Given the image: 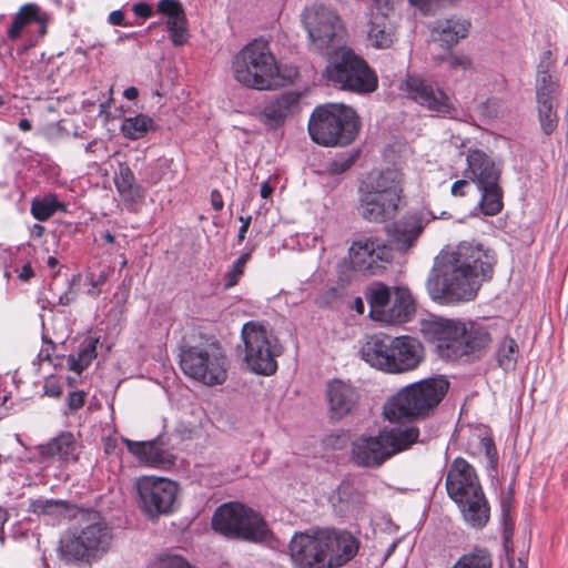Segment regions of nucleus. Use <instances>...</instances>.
<instances>
[{
  "instance_id": "5",
  "label": "nucleus",
  "mask_w": 568,
  "mask_h": 568,
  "mask_svg": "<svg viewBox=\"0 0 568 568\" xmlns=\"http://www.w3.org/2000/svg\"><path fill=\"white\" fill-rule=\"evenodd\" d=\"M112 537L106 521L97 511H91L78 527L69 529L62 536L60 552L69 561H90L108 552Z\"/></svg>"
},
{
  "instance_id": "30",
  "label": "nucleus",
  "mask_w": 568,
  "mask_h": 568,
  "mask_svg": "<svg viewBox=\"0 0 568 568\" xmlns=\"http://www.w3.org/2000/svg\"><path fill=\"white\" fill-rule=\"evenodd\" d=\"M455 503L467 525L476 529L486 526L490 517V508L483 489Z\"/></svg>"
},
{
  "instance_id": "12",
  "label": "nucleus",
  "mask_w": 568,
  "mask_h": 568,
  "mask_svg": "<svg viewBox=\"0 0 568 568\" xmlns=\"http://www.w3.org/2000/svg\"><path fill=\"white\" fill-rule=\"evenodd\" d=\"M212 527L226 537L247 541H264L270 530L264 519L252 509L239 503L220 506L212 518Z\"/></svg>"
},
{
  "instance_id": "57",
  "label": "nucleus",
  "mask_w": 568,
  "mask_h": 568,
  "mask_svg": "<svg viewBox=\"0 0 568 568\" xmlns=\"http://www.w3.org/2000/svg\"><path fill=\"white\" fill-rule=\"evenodd\" d=\"M8 518H9V515H8L7 510L4 508L0 507V541L2 544L4 542L3 527H4V524L8 521Z\"/></svg>"
},
{
  "instance_id": "46",
  "label": "nucleus",
  "mask_w": 568,
  "mask_h": 568,
  "mask_svg": "<svg viewBox=\"0 0 568 568\" xmlns=\"http://www.w3.org/2000/svg\"><path fill=\"white\" fill-rule=\"evenodd\" d=\"M443 60L447 62L448 68L453 71H467L471 68V61L466 55H457L449 53Z\"/></svg>"
},
{
  "instance_id": "15",
  "label": "nucleus",
  "mask_w": 568,
  "mask_h": 568,
  "mask_svg": "<svg viewBox=\"0 0 568 568\" xmlns=\"http://www.w3.org/2000/svg\"><path fill=\"white\" fill-rule=\"evenodd\" d=\"M400 89L410 100L436 115L448 119L458 118L459 112L457 108L436 82L420 75L408 74L403 81Z\"/></svg>"
},
{
  "instance_id": "43",
  "label": "nucleus",
  "mask_w": 568,
  "mask_h": 568,
  "mask_svg": "<svg viewBox=\"0 0 568 568\" xmlns=\"http://www.w3.org/2000/svg\"><path fill=\"white\" fill-rule=\"evenodd\" d=\"M251 258L250 253H243L233 264L231 270L225 275V287H232L237 284L239 280L244 273V267Z\"/></svg>"
},
{
  "instance_id": "10",
  "label": "nucleus",
  "mask_w": 568,
  "mask_h": 568,
  "mask_svg": "<svg viewBox=\"0 0 568 568\" xmlns=\"http://www.w3.org/2000/svg\"><path fill=\"white\" fill-rule=\"evenodd\" d=\"M464 176L474 182L480 192V211L494 216L503 210V190L499 184L501 165L481 150H469Z\"/></svg>"
},
{
  "instance_id": "4",
  "label": "nucleus",
  "mask_w": 568,
  "mask_h": 568,
  "mask_svg": "<svg viewBox=\"0 0 568 568\" xmlns=\"http://www.w3.org/2000/svg\"><path fill=\"white\" fill-rule=\"evenodd\" d=\"M234 79L255 90H274L283 84L275 55L265 40L255 39L244 45L232 60Z\"/></svg>"
},
{
  "instance_id": "63",
  "label": "nucleus",
  "mask_w": 568,
  "mask_h": 568,
  "mask_svg": "<svg viewBox=\"0 0 568 568\" xmlns=\"http://www.w3.org/2000/svg\"><path fill=\"white\" fill-rule=\"evenodd\" d=\"M19 129L22 131H29L31 130V122L28 119H21L19 121Z\"/></svg>"
},
{
  "instance_id": "20",
  "label": "nucleus",
  "mask_w": 568,
  "mask_h": 568,
  "mask_svg": "<svg viewBox=\"0 0 568 568\" xmlns=\"http://www.w3.org/2000/svg\"><path fill=\"white\" fill-rule=\"evenodd\" d=\"M478 476L474 467L465 459L458 457L452 463L446 476V490L454 500L470 496V494L481 490Z\"/></svg>"
},
{
  "instance_id": "62",
  "label": "nucleus",
  "mask_w": 568,
  "mask_h": 568,
  "mask_svg": "<svg viewBox=\"0 0 568 568\" xmlns=\"http://www.w3.org/2000/svg\"><path fill=\"white\" fill-rule=\"evenodd\" d=\"M73 301V294L72 293H65L59 297V304L61 305H68Z\"/></svg>"
},
{
  "instance_id": "1",
  "label": "nucleus",
  "mask_w": 568,
  "mask_h": 568,
  "mask_svg": "<svg viewBox=\"0 0 568 568\" xmlns=\"http://www.w3.org/2000/svg\"><path fill=\"white\" fill-rule=\"evenodd\" d=\"M494 263V254L479 243L460 242L436 257L427 291L439 304L470 301L477 295L481 282L491 277Z\"/></svg>"
},
{
  "instance_id": "19",
  "label": "nucleus",
  "mask_w": 568,
  "mask_h": 568,
  "mask_svg": "<svg viewBox=\"0 0 568 568\" xmlns=\"http://www.w3.org/2000/svg\"><path fill=\"white\" fill-rule=\"evenodd\" d=\"M559 94V84L547 70H539L536 80L537 110L541 130L551 134L558 125L556 101Z\"/></svg>"
},
{
  "instance_id": "61",
  "label": "nucleus",
  "mask_w": 568,
  "mask_h": 568,
  "mask_svg": "<svg viewBox=\"0 0 568 568\" xmlns=\"http://www.w3.org/2000/svg\"><path fill=\"white\" fill-rule=\"evenodd\" d=\"M354 308L356 310L357 313L359 314H363L364 311H365V305H364V301L362 300V297H356L355 301H354Z\"/></svg>"
},
{
  "instance_id": "9",
  "label": "nucleus",
  "mask_w": 568,
  "mask_h": 568,
  "mask_svg": "<svg viewBox=\"0 0 568 568\" xmlns=\"http://www.w3.org/2000/svg\"><path fill=\"white\" fill-rule=\"evenodd\" d=\"M179 363L184 375L206 386L222 385L227 379L229 361L214 338L184 346Z\"/></svg>"
},
{
  "instance_id": "53",
  "label": "nucleus",
  "mask_w": 568,
  "mask_h": 568,
  "mask_svg": "<svg viewBox=\"0 0 568 568\" xmlns=\"http://www.w3.org/2000/svg\"><path fill=\"white\" fill-rule=\"evenodd\" d=\"M413 6L419 8L424 13H429L435 7L434 0H408Z\"/></svg>"
},
{
  "instance_id": "55",
  "label": "nucleus",
  "mask_w": 568,
  "mask_h": 568,
  "mask_svg": "<svg viewBox=\"0 0 568 568\" xmlns=\"http://www.w3.org/2000/svg\"><path fill=\"white\" fill-rule=\"evenodd\" d=\"M211 204L215 211H221L224 206L222 194L217 190L211 192Z\"/></svg>"
},
{
  "instance_id": "31",
  "label": "nucleus",
  "mask_w": 568,
  "mask_h": 568,
  "mask_svg": "<svg viewBox=\"0 0 568 568\" xmlns=\"http://www.w3.org/2000/svg\"><path fill=\"white\" fill-rule=\"evenodd\" d=\"M367 37L376 49L389 48L395 41V27L387 17V12L371 9Z\"/></svg>"
},
{
  "instance_id": "3",
  "label": "nucleus",
  "mask_w": 568,
  "mask_h": 568,
  "mask_svg": "<svg viewBox=\"0 0 568 568\" xmlns=\"http://www.w3.org/2000/svg\"><path fill=\"white\" fill-rule=\"evenodd\" d=\"M449 383L432 377L409 384L390 396L384 404V418L390 423L428 417L448 392Z\"/></svg>"
},
{
  "instance_id": "34",
  "label": "nucleus",
  "mask_w": 568,
  "mask_h": 568,
  "mask_svg": "<svg viewBox=\"0 0 568 568\" xmlns=\"http://www.w3.org/2000/svg\"><path fill=\"white\" fill-rule=\"evenodd\" d=\"M366 301L369 305L372 320L383 322L387 307L392 302L390 288L383 283H374L366 291Z\"/></svg>"
},
{
  "instance_id": "60",
  "label": "nucleus",
  "mask_w": 568,
  "mask_h": 568,
  "mask_svg": "<svg viewBox=\"0 0 568 568\" xmlns=\"http://www.w3.org/2000/svg\"><path fill=\"white\" fill-rule=\"evenodd\" d=\"M139 94V91L135 87H129L124 90L123 95L128 100H134Z\"/></svg>"
},
{
  "instance_id": "32",
  "label": "nucleus",
  "mask_w": 568,
  "mask_h": 568,
  "mask_svg": "<svg viewBox=\"0 0 568 568\" xmlns=\"http://www.w3.org/2000/svg\"><path fill=\"white\" fill-rule=\"evenodd\" d=\"M415 312L413 297L407 288L396 287L382 323L399 324L409 321Z\"/></svg>"
},
{
  "instance_id": "39",
  "label": "nucleus",
  "mask_w": 568,
  "mask_h": 568,
  "mask_svg": "<svg viewBox=\"0 0 568 568\" xmlns=\"http://www.w3.org/2000/svg\"><path fill=\"white\" fill-rule=\"evenodd\" d=\"M153 128V120L144 114L125 118L121 124L122 134L130 140L143 138Z\"/></svg>"
},
{
  "instance_id": "37",
  "label": "nucleus",
  "mask_w": 568,
  "mask_h": 568,
  "mask_svg": "<svg viewBox=\"0 0 568 568\" xmlns=\"http://www.w3.org/2000/svg\"><path fill=\"white\" fill-rule=\"evenodd\" d=\"M39 7L34 3H27L20 8L16 13L13 21L8 29V37L11 40H16L21 36V32L26 26L33 21H39Z\"/></svg>"
},
{
  "instance_id": "6",
  "label": "nucleus",
  "mask_w": 568,
  "mask_h": 568,
  "mask_svg": "<svg viewBox=\"0 0 568 568\" xmlns=\"http://www.w3.org/2000/svg\"><path fill=\"white\" fill-rule=\"evenodd\" d=\"M415 426H397L379 430L376 436H359L352 443V459L362 467L376 468L418 440Z\"/></svg>"
},
{
  "instance_id": "25",
  "label": "nucleus",
  "mask_w": 568,
  "mask_h": 568,
  "mask_svg": "<svg viewBox=\"0 0 568 568\" xmlns=\"http://www.w3.org/2000/svg\"><path fill=\"white\" fill-rule=\"evenodd\" d=\"M158 12L163 16V23L166 27L169 39L175 47L185 44L190 38L187 19L184 9L179 0H160L156 6Z\"/></svg>"
},
{
  "instance_id": "7",
  "label": "nucleus",
  "mask_w": 568,
  "mask_h": 568,
  "mask_svg": "<svg viewBox=\"0 0 568 568\" xmlns=\"http://www.w3.org/2000/svg\"><path fill=\"white\" fill-rule=\"evenodd\" d=\"M359 130L355 110L343 103H327L315 108L308 121L311 139L324 146L347 145Z\"/></svg>"
},
{
  "instance_id": "24",
  "label": "nucleus",
  "mask_w": 568,
  "mask_h": 568,
  "mask_svg": "<svg viewBox=\"0 0 568 568\" xmlns=\"http://www.w3.org/2000/svg\"><path fill=\"white\" fill-rule=\"evenodd\" d=\"M329 568L341 567L351 561L359 549L358 540L348 531L324 529Z\"/></svg>"
},
{
  "instance_id": "48",
  "label": "nucleus",
  "mask_w": 568,
  "mask_h": 568,
  "mask_svg": "<svg viewBox=\"0 0 568 568\" xmlns=\"http://www.w3.org/2000/svg\"><path fill=\"white\" fill-rule=\"evenodd\" d=\"M85 394L83 392H72L68 396V406L71 410H78L84 405Z\"/></svg>"
},
{
  "instance_id": "36",
  "label": "nucleus",
  "mask_w": 568,
  "mask_h": 568,
  "mask_svg": "<svg viewBox=\"0 0 568 568\" xmlns=\"http://www.w3.org/2000/svg\"><path fill=\"white\" fill-rule=\"evenodd\" d=\"M32 216L41 222L49 220L55 212L67 211V205L58 200L55 194H47L43 197L34 199L31 203Z\"/></svg>"
},
{
  "instance_id": "2",
  "label": "nucleus",
  "mask_w": 568,
  "mask_h": 568,
  "mask_svg": "<svg viewBox=\"0 0 568 568\" xmlns=\"http://www.w3.org/2000/svg\"><path fill=\"white\" fill-rule=\"evenodd\" d=\"M423 335L442 358H479L491 342L488 329L476 322L439 318L423 325Z\"/></svg>"
},
{
  "instance_id": "13",
  "label": "nucleus",
  "mask_w": 568,
  "mask_h": 568,
  "mask_svg": "<svg viewBox=\"0 0 568 568\" xmlns=\"http://www.w3.org/2000/svg\"><path fill=\"white\" fill-rule=\"evenodd\" d=\"M242 339L245 347V362L250 369L261 375H272L276 372V357L281 347L276 338L257 322L250 321L242 327Z\"/></svg>"
},
{
  "instance_id": "8",
  "label": "nucleus",
  "mask_w": 568,
  "mask_h": 568,
  "mask_svg": "<svg viewBox=\"0 0 568 568\" xmlns=\"http://www.w3.org/2000/svg\"><path fill=\"white\" fill-rule=\"evenodd\" d=\"M402 191V174L396 170H386L371 178L359 189V215L368 222L392 219L398 210Z\"/></svg>"
},
{
  "instance_id": "50",
  "label": "nucleus",
  "mask_w": 568,
  "mask_h": 568,
  "mask_svg": "<svg viewBox=\"0 0 568 568\" xmlns=\"http://www.w3.org/2000/svg\"><path fill=\"white\" fill-rule=\"evenodd\" d=\"M43 392H44V395H47L49 397L58 398L62 394V388L58 383H55L53 381H47L43 386Z\"/></svg>"
},
{
  "instance_id": "35",
  "label": "nucleus",
  "mask_w": 568,
  "mask_h": 568,
  "mask_svg": "<svg viewBox=\"0 0 568 568\" xmlns=\"http://www.w3.org/2000/svg\"><path fill=\"white\" fill-rule=\"evenodd\" d=\"M99 338H88L80 347L77 354L68 356V366L70 371L77 374L82 373L97 357V345Z\"/></svg>"
},
{
  "instance_id": "38",
  "label": "nucleus",
  "mask_w": 568,
  "mask_h": 568,
  "mask_svg": "<svg viewBox=\"0 0 568 568\" xmlns=\"http://www.w3.org/2000/svg\"><path fill=\"white\" fill-rule=\"evenodd\" d=\"M114 183L118 192L124 200L133 201L139 196V186L132 170L126 164H120L114 176Z\"/></svg>"
},
{
  "instance_id": "44",
  "label": "nucleus",
  "mask_w": 568,
  "mask_h": 568,
  "mask_svg": "<svg viewBox=\"0 0 568 568\" xmlns=\"http://www.w3.org/2000/svg\"><path fill=\"white\" fill-rule=\"evenodd\" d=\"M355 154H339L327 164V171L332 174H342L355 163Z\"/></svg>"
},
{
  "instance_id": "64",
  "label": "nucleus",
  "mask_w": 568,
  "mask_h": 568,
  "mask_svg": "<svg viewBox=\"0 0 568 568\" xmlns=\"http://www.w3.org/2000/svg\"><path fill=\"white\" fill-rule=\"evenodd\" d=\"M247 230H248V227H246L245 225H241L240 226L239 233H237V241L239 242H242V241L245 240Z\"/></svg>"
},
{
  "instance_id": "17",
  "label": "nucleus",
  "mask_w": 568,
  "mask_h": 568,
  "mask_svg": "<svg viewBox=\"0 0 568 568\" xmlns=\"http://www.w3.org/2000/svg\"><path fill=\"white\" fill-rule=\"evenodd\" d=\"M324 529L296 532L290 544V556L297 568H329Z\"/></svg>"
},
{
  "instance_id": "27",
  "label": "nucleus",
  "mask_w": 568,
  "mask_h": 568,
  "mask_svg": "<svg viewBox=\"0 0 568 568\" xmlns=\"http://www.w3.org/2000/svg\"><path fill=\"white\" fill-rule=\"evenodd\" d=\"M300 99L301 94L296 91L280 94L263 108L261 121L270 129L282 125L297 110Z\"/></svg>"
},
{
  "instance_id": "45",
  "label": "nucleus",
  "mask_w": 568,
  "mask_h": 568,
  "mask_svg": "<svg viewBox=\"0 0 568 568\" xmlns=\"http://www.w3.org/2000/svg\"><path fill=\"white\" fill-rule=\"evenodd\" d=\"M152 568H193L184 558L178 555H164L159 557Z\"/></svg>"
},
{
  "instance_id": "18",
  "label": "nucleus",
  "mask_w": 568,
  "mask_h": 568,
  "mask_svg": "<svg viewBox=\"0 0 568 568\" xmlns=\"http://www.w3.org/2000/svg\"><path fill=\"white\" fill-rule=\"evenodd\" d=\"M348 258L354 271L365 275H376L384 268V263L390 261L392 253L383 240L363 237L352 243Z\"/></svg>"
},
{
  "instance_id": "58",
  "label": "nucleus",
  "mask_w": 568,
  "mask_h": 568,
  "mask_svg": "<svg viewBox=\"0 0 568 568\" xmlns=\"http://www.w3.org/2000/svg\"><path fill=\"white\" fill-rule=\"evenodd\" d=\"M33 276V270L30 264H24L19 272V278L21 281H28Z\"/></svg>"
},
{
  "instance_id": "28",
  "label": "nucleus",
  "mask_w": 568,
  "mask_h": 568,
  "mask_svg": "<svg viewBox=\"0 0 568 568\" xmlns=\"http://www.w3.org/2000/svg\"><path fill=\"white\" fill-rule=\"evenodd\" d=\"M37 449L44 460L57 458L61 463H70L79 458V445L70 432H61L47 444L39 445Z\"/></svg>"
},
{
  "instance_id": "26",
  "label": "nucleus",
  "mask_w": 568,
  "mask_h": 568,
  "mask_svg": "<svg viewBox=\"0 0 568 568\" xmlns=\"http://www.w3.org/2000/svg\"><path fill=\"white\" fill-rule=\"evenodd\" d=\"M362 358L372 367L389 373L392 356V336L375 333L368 336L361 348Z\"/></svg>"
},
{
  "instance_id": "16",
  "label": "nucleus",
  "mask_w": 568,
  "mask_h": 568,
  "mask_svg": "<svg viewBox=\"0 0 568 568\" xmlns=\"http://www.w3.org/2000/svg\"><path fill=\"white\" fill-rule=\"evenodd\" d=\"M302 22L312 45L317 51H323L334 45L335 40L341 38L343 32L337 13L322 4L306 7L302 13Z\"/></svg>"
},
{
  "instance_id": "54",
  "label": "nucleus",
  "mask_w": 568,
  "mask_h": 568,
  "mask_svg": "<svg viewBox=\"0 0 568 568\" xmlns=\"http://www.w3.org/2000/svg\"><path fill=\"white\" fill-rule=\"evenodd\" d=\"M54 346L51 342H49L48 344L43 345L38 354V361L40 363L42 362H51V352L53 351Z\"/></svg>"
},
{
  "instance_id": "49",
  "label": "nucleus",
  "mask_w": 568,
  "mask_h": 568,
  "mask_svg": "<svg viewBox=\"0 0 568 568\" xmlns=\"http://www.w3.org/2000/svg\"><path fill=\"white\" fill-rule=\"evenodd\" d=\"M469 181L470 180L467 178L455 181L450 189L452 195H454V196L466 195V190L469 187Z\"/></svg>"
},
{
  "instance_id": "56",
  "label": "nucleus",
  "mask_w": 568,
  "mask_h": 568,
  "mask_svg": "<svg viewBox=\"0 0 568 568\" xmlns=\"http://www.w3.org/2000/svg\"><path fill=\"white\" fill-rule=\"evenodd\" d=\"M108 21L112 26H125L124 14L121 10H114L109 14Z\"/></svg>"
},
{
  "instance_id": "14",
  "label": "nucleus",
  "mask_w": 568,
  "mask_h": 568,
  "mask_svg": "<svg viewBox=\"0 0 568 568\" xmlns=\"http://www.w3.org/2000/svg\"><path fill=\"white\" fill-rule=\"evenodd\" d=\"M140 507L149 518L174 510L178 485L164 477L142 476L135 483Z\"/></svg>"
},
{
  "instance_id": "42",
  "label": "nucleus",
  "mask_w": 568,
  "mask_h": 568,
  "mask_svg": "<svg viewBox=\"0 0 568 568\" xmlns=\"http://www.w3.org/2000/svg\"><path fill=\"white\" fill-rule=\"evenodd\" d=\"M493 559L488 550L477 548L464 554L452 568H491Z\"/></svg>"
},
{
  "instance_id": "41",
  "label": "nucleus",
  "mask_w": 568,
  "mask_h": 568,
  "mask_svg": "<svg viewBox=\"0 0 568 568\" xmlns=\"http://www.w3.org/2000/svg\"><path fill=\"white\" fill-rule=\"evenodd\" d=\"M518 345L514 338L505 337L496 351V359L504 371L514 369L517 363Z\"/></svg>"
},
{
  "instance_id": "47",
  "label": "nucleus",
  "mask_w": 568,
  "mask_h": 568,
  "mask_svg": "<svg viewBox=\"0 0 568 568\" xmlns=\"http://www.w3.org/2000/svg\"><path fill=\"white\" fill-rule=\"evenodd\" d=\"M479 111L486 118H496L501 112V102L497 98H489L479 105Z\"/></svg>"
},
{
  "instance_id": "52",
  "label": "nucleus",
  "mask_w": 568,
  "mask_h": 568,
  "mask_svg": "<svg viewBox=\"0 0 568 568\" xmlns=\"http://www.w3.org/2000/svg\"><path fill=\"white\" fill-rule=\"evenodd\" d=\"M481 444L486 450V455H487V458L489 459L490 463H495L496 460V449H495V445H494V442L491 438H483L481 439Z\"/></svg>"
},
{
  "instance_id": "23",
  "label": "nucleus",
  "mask_w": 568,
  "mask_h": 568,
  "mask_svg": "<svg viewBox=\"0 0 568 568\" xmlns=\"http://www.w3.org/2000/svg\"><path fill=\"white\" fill-rule=\"evenodd\" d=\"M326 397L331 419L339 420L353 412L359 394L349 382L333 379L327 384Z\"/></svg>"
},
{
  "instance_id": "11",
  "label": "nucleus",
  "mask_w": 568,
  "mask_h": 568,
  "mask_svg": "<svg viewBox=\"0 0 568 568\" xmlns=\"http://www.w3.org/2000/svg\"><path fill=\"white\" fill-rule=\"evenodd\" d=\"M324 75L333 87L356 94H369L378 88V77L367 62L349 49H343L326 67Z\"/></svg>"
},
{
  "instance_id": "29",
  "label": "nucleus",
  "mask_w": 568,
  "mask_h": 568,
  "mask_svg": "<svg viewBox=\"0 0 568 568\" xmlns=\"http://www.w3.org/2000/svg\"><path fill=\"white\" fill-rule=\"evenodd\" d=\"M128 450L136 456L140 463L151 467H168L173 465V456L162 447L160 442H134L124 439Z\"/></svg>"
},
{
  "instance_id": "22",
  "label": "nucleus",
  "mask_w": 568,
  "mask_h": 568,
  "mask_svg": "<svg viewBox=\"0 0 568 568\" xmlns=\"http://www.w3.org/2000/svg\"><path fill=\"white\" fill-rule=\"evenodd\" d=\"M436 216L427 210H419L395 222L392 241L397 250L406 251L420 236L424 227Z\"/></svg>"
},
{
  "instance_id": "33",
  "label": "nucleus",
  "mask_w": 568,
  "mask_h": 568,
  "mask_svg": "<svg viewBox=\"0 0 568 568\" xmlns=\"http://www.w3.org/2000/svg\"><path fill=\"white\" fill-rule=\"evenodd\" d=\"M469 28V20L452 17L443 21H437L433 28V36L447 47H452L456 44L460 39L466 38Z\"/></svg>"
},
{
  "instance_id": "51",
  "label": "nucleus",
  "mask_w": 568,
  "mask_h": 568,
  "mask_svg": "<svg viewBox=\"0 0 568 568\" xmlns=\"http://www.w3.org/2000/svg\"><path fill=\"white\" fill-rule=\"evenodd\" d=\"M135 16L141 18H149L152 16V9L148 3L139 2L133 4L132 8Z\"/></svg>"
},
{
  "instance_id": "40",
  "label": "nucleus",
  "mask_w": 568,
  "mask_h": 568,
  "mask_svg": "<svg viewBox=\"0 0 568 568\" xmlns=\"http://www.w3.org/2000/svg\"><path fill=\"white\" fill-rule=\"evenodd\" d=\"M68 503L60 499H31L28 510L37 515L59 517L68 511Z\"/></svg>"
},
{
  "instance_id": "59",
  "label": "nucleus",
  "mask_w": 568,
  "mask_h": 568,
  "mask_svg": "<svg viewBox=\"0 0 568 568\" xmlns=\"http://www.w3.org/2000/svg\"><path fill=\"white\" fill-rule=\"evenodd\" d=\"M260 193L263 199H267L272 195L273 187L270 185L267 181L262 184Z\"/></svg>"
},
{
  "instance_id": "21",
  "label": "nucleus",
  "mask_w": 568,
  "mask_h": 568,
  "mask_svg": "<svg viewBox=\"0 0 568 568\" xmlns=\"http://www.w3.org/2000/svg\"><path fill=\"white\" fill-rule=\"evenodd\" d=\"M390 374H398L415 369L424 357L422 343L412 336H392Z\"/></svg>"
}]
</instances>
